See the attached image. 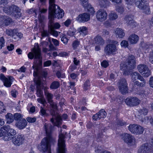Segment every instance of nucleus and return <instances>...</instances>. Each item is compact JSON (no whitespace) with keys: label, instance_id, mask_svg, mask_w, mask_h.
I'll use <instances>...</instances> for the list:
<instances>
[{"label":"nucleus","instance_id":"f257e3e1","mask_svg":"<svg viewBox=\"0 0 153 153\" xmlns=\"http://www.w3.org/2000/svg\"><path fill=\"white\" fill-rule=\"evenodd\" d=\"M55 1L51 2L49 1V21L48 23V28H52L54 24L53 19L54 18L58 19L62 18L64 16V13L62 9L59 6L55 4Z\"/></svg>","mask_w":153,"mask_h":153},{"label":"nucleus","instance_id":"f03ea898","mask_svg":"<svg viewBox=\"0 0 153 153\" xmlns=\"http://www.w3.org/2000/svg\"><path fill=\"white\" fill-rule=\"evenodd\" d=\"M44 127L48 137H45L41 141V145L39 146L38 147L40 151L42 152L50 150V135L53 128V126L50 124L46 123L44 124Z\"/></svg>","mask_w":153,"mask_h":153},{"label":"nucleus","instance_id":"7ed1b4c3","mask_svg":"<svg viewBox=\"0 0 153 153\" xmlns=\"http://www.w3.org/2000/svg\"><path fill=\"white\" fill-rule=\"evenodd\" d=\"M28 58L31 59H34V63L37 66H40L42 65V58L40 48L37 45L36 48L33 49L32 52H29L27 55Z\"/></svg>","mask_w":153,"mask_h":153},{"label":"nucleus","instance_id":"20e7f679","mask_svg":"<svg viewBox=\"0 0 153 153\" xmlns=\"http://www.w3.org/2000/svg\"><path fill=\"white\" fill-rule=\"evenodd\" d=\"M3 10L5 13L11 15L15 19H19L21 16V9L17 6L12 4L9 7H3Z\"/></svg>","mask_w":153,"mask_h":153},{"label":"nucleus","instance_id":"39448f33","mask_svg":"<svg viewBox=\"0 0 153 153\" xmlns=\"http://www.w3.org/2000/svg\"><path fill=\"white\" fill-rule=\"evenodd\" d=\"M44 92L46 99L50 105L51 114L52 115H55L57 108L56 104L52 100L53 98V95L51 93H49L45 89H44Z\"/></svg>","mask_w":153,"mask_h":153},{"label":"nucleus","instance_id":"423d86ee","mask_svg":"<svg viewBox=\"0 0 153 153\" xmlns=\"http://www.w3.org/2000/svg\"><path fill=\"white\" fill-rule=\"evenodd\" d=\"M65 138V136L62 133V129H61L59 135V138L58 140L57 153H66L65 152L67 151V149L66 148ZM49 153H50L49 152Z\"/></svg>","mask_w":153,"mask_h":153},{"label":"nucleus","instance_id":"0eeeda50","mask_svg":"<svg viewBox=\"0 0 153 153\" xmlns=\"http://www.w3.org/2000/svg\"><path fill=\"white\" fill-rule=\"evenodd\" d=\"M136 6L143 10L146 14L150 13V9L149 4L146 0H135Z\"/></svg>","mask_w":153,"mask_h":153},{"label":"nucleus","instance_id":"6e6552de","mask_svg":"<svg viewBox=\"0 0 153 153\" xmlns=\"http://www.w3.org/2000/svg\"><path fill=\"white\" fill-rule=\"evenodd\" d=\"M118 42L117 41L113 40L111 43L107 45L105 47L104 51L107 55L110 54H115L117 50L116 45Z\"/></svg>","mask_w":153,"mask_h":153},{"label":"nucleus","instance_id":"1a4fd4ad","mask_svg":"<svg viewBox=\"0 0 153 153\" xmlns=\"http://www.w3.org/2000/svg\"><path fill=\"white\" fill-rule=\"evenodd\" d=\"M128 129L131 133L136 134H142L144 130L143 127L136 124H130L128 127Z\"/></svg>","mask_w":153,"mask_h":153},{"label":"nucleus","instance_id":"9d476101","mask_svg":"<svg viewBox=\"0 0 153 153\" xmlns=\"http://www.w3.org/2000/svg\"><path fill=\"white\" fill-rule=\"evenodd\" d=\"M125 102L127 105L133 107L138 105L140 103V101L136 97H128L126 99Z\"/></svg>","mask_w":153,"mask_h":153},{"label":"nucleus","instance_id":"9b49d317","mask_svg":"<svg viewBox=\"0 0 153 153\" xmlns=\"http://www.w3.org/2000/svg\"><path fill=\"white\" fill-rule=\"evenodd\" d=\"M56 112H55V114ZM53 117H55L56 118L54 120V118L53 117L51 119V121L53 123L54 126H57L58 127H59L62 124V119L64 120L68 118V115L66 114H64L62 116L61 118L60 117L58 116L56 117V114L55 115H52Z\"/></svg>","mask_w":153,"mask_h":153},{"label":"nucleus","instance_id":"f8f14e48","mask_svg":"<svg viewBox=\"0 0 153 153\" xmlns=\"http://www.w3.org/2000/svg\"><path fill=\"white\" fill-rule=\"evenodd\" d=\"M137 69L139 72L145 76L148 77L151 74V72L147 66L144 64L139 65L137 66Z\"/></svg>","mask_w":153,"mask_h":153},{"label":"nucleus","instance_id":"ddd939ff","mask_svg":"<svg viewBox=\"0 0 153 153\" xmlns=\"http://www.w3.org/2000/svg\"><path fill=\"white\" fill-rule=\"evenodd\" d=\"M125 62L127 63L130 70L134 69L136 66V59L132 55H129L125 59Z\"/></svg>","mask_w":153,"mask_h":153},{"label":"nucleus","instance_id":"4468645a","mask_svg":"<svg viewBox=\"0 0 153 153\" xmlns=\"http://www.w3.org/2000/svg\"><path fill=\"white\" fill-rule=\"evenodd\" d=\"M119 88L120 91L123 94L127 92L128 88L127 82L125 79L123 78L120 80L119 83Z\"/></svg>","mask_w":153,"mask_h":153},{"label":"nucleus","instance_id":"2eb2a0df","mask_svg":"<svg viewBox=\"0 0 153 153\" xmlns=\"http://www.w3.org/2000/svg\"><path fill=\"white\" fill-rule=\"evenodd\" d=\"M0 78L2 81L4 85L7 87H10L11 86L14 79L12 76L6 77L3 74L0 75Z\"/></svg>","mask_w":153,"mask_h":153},{"label":"nucleus","instance_id":"dca6fc26","mask_svg":"<svg viewBox=\"0 0 153 153\" xmlns=\"http://www.w3.org/2000/svg\"><path fill=\"white\" fill-rule=\"evenodd\" d=\"M25 139L24 135L19 134L12 139L13 143L16 146H19L23 144Z\"/></svg>","mask_w":153,"mask_h":153},{"label":"nucleus","instance_id":"f3484780","mask_svg":"<svg viewBox=\"0 0 153 153\" xmlns=\"http://www.w3.org/2000/svg\"><path fill=\"white\" fill-rule=\"evenodd\" d=\"M138 153H153V149L148 143L143 144L138 150Z\"/></svg>","mask_w":153,"mask_h":153},{"label":"nucleus","instance_id":"a211bd4d","mask_svg":"<svg viewBox=\"0 0 153 153\" xmlns=\"http://www.w3.org/2000/svg\"><path fill=\"white\" fill-rule=\"evenodd\" d=\"M107 13L103 9L99 10L96 13V17L99 21L102 22L105 20L107 18Z\"/></svg>","mask_w":153,"mask_h":153},{"label":"nucleus","instance_id":"6ab92c4d","mask_svg":"<svg viewBox=\"0 0 153 153\" xmlns=\"http://www.w3.org/2000/svg\"><path fill=\"white\" fill-rule=\"evenodd\" d=\"M90 18V15L87 13L80 14L76 18V20L80 23H84L88 21Z\"/></svg>","mask_w":153,"mask_h":153},{"label":"nucleus","instance_id":"aec40b11","mask_svg":"<svg viewBox=\"0 0 153 153\" xmlns=\"http://www.w3.org/2000/svg\"><path fill=\"white\" fill-rule=\"evenodd\" d=\"M107 113L104 109H101L96 114L94 115L92 117V119L94 120H100L102 118L106 117Z\"/></svg>","mask_w":153,"mask_h":153},{"label":"nucleus","instance_id":"412c9836","mask_svg":"<svg viewBox=\"0 0 153 153\" xmlns=\"http://www.w3.org/2000/svg\"><path fill=\"white\" fill-rule=\"evenodd\" d=\"M37 91L36 94L38 97H42L43 96V85L42 84L41 81L39 79L37 80L36 81Z\"/></svg>","mask_w":153,"mask_h":153},{"label":"nucleus","instance_id":"4be33fe9","mask_svg":"<svg viewBox=\"0 0 153 153\" xmlns=\"http://www.w3.org/2000/svg\"><path fill=\"white\" fill-rule=\"evenodd\" d=\"M122 136L123 140L127 143H132L135 140L134 137L129 134L124 133L122 134Z\"/></svg>","mask_w":153,"mask_h":153},{"label":"nucleus","instance_id":"5701e85b","mask_svg":"<svg viewBox=\"0 0 153 153\" xmlns=\"http://www.w3.org/2000/svg\"><path fill=\"white\" fill-rule=\"evenodd\" d=\"M27 122L26 120L24 118L22 120H19L17 122L16 124V126L20 129H22L25 128L27 125Z\"/></svg>","mask_w":153,"mask_h":153},{"label":"nucleus","instance_id":"b1692460","mask_svg":"<svg viewBox=\"0 0 153 153\" xmlns=\"http://www.w3.org/2000/svg\"><path fill=\"white\" fill-rule=\"evenodd\" d=\"M1 18L2 19L1 20L2 24L5 26H8L13 22L12 19L8 17L2 16Z\"/></svg>","mask_w":153,"mask_h":153},{"label":"nucleus","instance_id":"393cba45","mask_svg":"<svg viewBox=\"0 0 153 153\" xmlns=\"http://www.w3.org/2000/svg\"><path fill=\"white\" fill-rule=\"evenodd\" d=\"M139 39V37L137 35L133 34L130 36L128 40L131 44H135L137 42Z\"/></svg>","mask_w":153,"mask_h":153},{"label":"nucleus","instance_id":"a878e982","mask_svg":"<svg viewBox=\"0 0 153 153\" xmlns=\"http://www.w3.org/2000/svg\"><path fill=\"white\" fill-rule=\"evenodd\" d=\"M115 32L117 37L119 38H123L125 35L124 30L121 28H117Z\"/></svg>","mask_w":153,"mask_h":153},{"label":"nucleus","instance_id":"bb28decb","mask_svg":"<svg viewBox=\"0 0 153 153\" xmlns=\"http://www.w3.org/2000/svg\"><path fill=\"white\" fill-rule=\"evenodd\" d=\"M95 44L102 45L105 43V41L100 36H97L94 38Z\"/></svg>","mask_w":153,"mask_h":153},{"label":"nucleus","instance_id":"cd10ccee","mask_svg":"<svg viewBox=\"0 0 153 153\" xmlns=\"http://www.w3.org/2000/svg\"><path fill=\"white\" fill-rule=\"evenodd\" d=\"M17 29H6L5 31L6 33L8 36H15L17 33Z\"/></svg>","mask_w":153,"mask_h":153},{"label":"nucleus","instance_id":"c85d7f7f","mask_svg":"<svg viewBox=\"0 0 153 153\" xmlns=\"http://www.w3.org/2000/svg\"><path fill=\"white\" fill-rule=\"evenodd\" d=\"M7 120V123L10 124L12 123L14 121V118L13 115L10 113H7L5 116Z\"/></svg>","mask_w":153,"mask_h":153},{"label":"nucleus","instance_id":"c756f323","mask_svg":"<svg viewBox=\"0 0 153 153\" xmlns=\"http://www.w3.org/2000/svg\"><path fill=\"white\" fill-rule=\"evenodd\" d=\"M127 64L125 62L123 61L120 64V70L124 71V74H126V71L128 68Z\"/></svg>","mask_w":153,"mask_h":153},{"label":"nucleus","instance_id":"7c9ffc66","mask_svg":"<svg viewBox=\"0 0 153 153\" xmlns=\"http://www.w3.org/2000/svg\"><path fill=\"white\" fill-rule=\"evenodd\" d=\"M59 86V82L58 81H55L51 83L50 88L51 89H57Z\"/></svg>","mask_w":153,"mask_h":153},{"label":"nucleus","instance_id":"2f4dec72","mask_svg":"<svg viewBox=\"0 0 153 153\" xmlns=\"http://www.w3.org/2000/svg\"><path fill=\"white\" fill-rule=\"evenodd\" d=\"M78 30L80 34L83 36L86 35L87 34V29L86 27H81L78 29Z\"/></svg>","mask_w":153,"mask_h":153},{"label":"nucleus","instance_id":"473e14b6","mask_svg":"<svg viewBox=\"0 0 153 153\" xmlns=\"http://www.w3.org/2000/svg\"><path fill=\"white\" fill-rule=\"evenodd\" d=\"M108 16L109 19L110 20H114L117 19L118 17L117 15V13L113 11H112L110 13L109 15Z\"/></svg>","mask_w":153,"mask_h":153},{"label":"nucleus","instance_id":"72a5a7b5","mask_svg":"<svg viewBox=\"0 0 153 153\" xmlns=\"http://www.w3.org/2000/svg\"><path fill=\"white\" fill-rule=\"evenodd\" d=\"M99 3L101 7L105 8L108 5V1L107 0H101L99 1Z\"/></svg>","mask_w":153,"mask_h":153},{"label":"nucleus","instance_id":"f704fd0d","mask_svg":"<svg viewBox=\"0 0 153 153\" xmlns=\"http://www.w3.org/2000/svg\"><path fill=\"white\" fill-rule=\"evenodd\" d=\"M133 16L131 15H126L124 18L126 23L128 25L133 20Z\"/></svg>","mask_w":153,"mask_h":153},{"label":"nucleus","instance_id":"c9c22d12","mask_svg":"<svg viewBox=\"0 0 153 153\" xmlns=\"http://www.w3.org/2000/svg\"><path fill=\"white\" fill-rule=\"evenodd\" d=\"M84 7L85 8H86L88 11L91 14H94L95 12L94 7H92L91 5L89 4L87 5L86 7Z\"/></svg>","mask_w":153,"mask_h":153},{"label":"nucleus","instance_id":"e433bc0d","mask_svg":"<svg viewBox=\"0 0 153 153\" xmlns=\"http://www.w3.org/2000/svg\"><path fill=\"white\" fill-rule=\"evenodd\" d=\"M60 37L61 38V41L65 44H67L68 43V39L67 38L65 35L62 34L60 35Z\"/></svg>","mask_w":153,"mask_h":153},{"label":"nucleus","instance_id":"4c0bfd02","mask_svg":"<svg viewBox=\"0 0 153 153\" xmlns=\"http://www.w3.org/2000/svg\"><path fill=\"white\" fill-rule=\"evenodd\" d=\"M23 117V115L19 113H15L14 115V119L18 121L24 119Z\"/></svg>","mask_w":153,"mask_h":153},{"label":"nucleus","instance_id":"58836bf2","mask_svg":"<svg viewBox=\"0 0 153 153\" xmlns=\"http://www.w3.org/2000/svg\"><path fill=\"white\" fill-rule=\"evenodd\" d=\"M140 75V74L137 72L133 73L132 76V79L133 82H134V81H136V79H138Z\"/></svg>","mask_w":153,"mask_h":153},{"label":"nucleus","instance_id":"ea45409f","mask_svg":"<svg viewBox=\"0 0 153 153\" xmlns=\"http://www.w3.org/2000/svg\"><path fill=\"white\" fill-rule=\"evenodd\" d=\"M146 82H140L138 80L134 81V85H136L139 87H143L145 86V84Z\"/></svg>","mask_w":153,"mask_h":153},{"label":"nucleus","instance_id":"a19ab883","mask_svg":"<svg viewBox=\"0 0 153 153\" xmlns=\"http://www.w3.org/2000/svg\"><path fill=\"white\" fill-rule=\"evenodd\" d=\"M6 110L3 102L0 101V114L5 113Z\"/></svg>","mask_w":153,"mask_h":153},{"label":"nucleus","instance_id":"79ce46f5","mask_svg":"<svg viewBox=\"0 0 153 153\" xmlns=\"http://www.w3.org/2000/svg\"><path fill=\"white\" fill-rule=\"evenodd\" d=\"M40 114L44 117H47L48 115L46 112V110L42 106L40 107Z\"/></svg>","mask_w":153,"mask_h":153},{"label":"nucleus","instance_id":"37998d69","mask_svg":"<svg viewBox=\"0 0 153 153\" xmlns=\"http://www.w3.org/2000/svg\"><path fill=\"white\" fill-rule=\"evenodd\" d=\"M70 84V88H71L72 90H73V91H71V94H73V95H74L76 94V92L74 86L75 83L74 82H69Z\"/></svg>","mask_w":153,"mask_h":153},{"label":"nucleus","instance_id":"c03bdc74","mask_svg":"<svg viewBox=\"0 0 153 153\" xmlns=\"http://www.w3.org/2000/svg\"><path fill=\"white\" fill-rule=\"evenodd\" d=\"M49 32L50 34L55 37H57L58 36V32L54 29H52V28L49 29Z\"/></svg>","mask_w":153,"mask_h":153},{"label":"nucleus","instance_id":"a18cd8bd","mask_svg":"<svg viewBox=\"0 0 153 153\" xmlns=\"http://www.w3.org/2000/svg\"><path fill=\"white\" fill-rule=\"evenodd\" d=\"M76 32L75 30L74 29H71L69 30L67 32V35L71 36H73Z\"/></svg>","mask_w":153,"mask_h":153},{"label":"nucleus","instance_id":"49530a36","mask_svg":"<svg viewBox=\"0 0 153 153\" xmlns=\"http://www.w3.org/2000/svg\"><path fill=\"white\" fill-rule=\"evenodd\" d=\"M13 138V137L10 134H8V133L7 132V133L4 136L3 139L5 141H9Z\"/></svg>","mask_w":153,"mask_h":153},{"label":"nucleus","instance_id":"de8ad7c7","mask_svg":"<svg viewBox=\"0 0 153 153\" xmlns=\"http://www.w3.org/2000/svg\"><path fill=\"white\" fill-rule=\"evenodd\" d=\"M48 40L50 42L52 41L54 45L56 46H57L59 45V42L56 39L51 37H49Z\"/></svg>","mask_w":153,"mask_h":153},{"label":"nucleus","instance_id":"09e8293b","mask_svg":"<svg viewBox=\"0 0 153 153\" xmlns=\"http://www.w3.org/2000/svg\"><path fill=\"white\" fill-rule=\"evenodd\" d=\"M139 112L140 114H143L145 115L147 114L148 112V110L146 108H142L140 110Z\"/></svg>","mask_w":153,"mask_h":153},{"label":"nucleus","instance_id":"8fccbe9b","mask_svg":"<svg viewBox=\"0 0 153 153\" xmlns=\"http://www.w3.org/2000/svg\"><path fill=\"white\" fill-rule=\"evenodd\" d=\"M90 86V81L89 80H86L84 84V90L85 91L87 90Z\"/></svg>","mask_w":153,"mask_h":153},{"label":"nucleus","instance_id":"3c124183","mask_svg":"<svg viewBox=\"0 0 153 153\" xmlns=\"http://www.w3.org/2000/svg\"><path fill=\"white\" fill-rule=\"evenodd\" d=\"M81 4L84 7H86L89 4L88 0H80Z\"/></svg>","mask_w":153,"mask_h":153},{"label":"nucleus","instance_id":"603ef678","mask_svg":"<svg viewBox=\"0 0 153 153\" xmlns=\"http://www.w3.org/2000/svg\"><path fill=\"white\" fill-rule=\"evenodd\" d=\"M27 122L30 123L35 122L36 120V118L35 117H28L26 118Z\"/></svg>","mask_w":153,"mask_h":153},{"label":"nucleus","instance_id":"864d4df0","mask_svg":"<svg viewBox=\"0 0 153 153\" xmlns=\"http://www.w3.org/2000/svg\"><path fill=\"white\" fill-rule=\"evenodd\" d=\"M7 133H8V134H10L13 137V136L16 134V131L13 129L10 128Z\"/></svg>","mask_w":153,"mask_h":153},{"label":"nucleus","instance_id":"5fc2aeb1","mask_svg":"<svg viewBox=\"0 0 153 153\" xmlns=\"http://www.w3.org/2000/svg\"><path fill=\"white\" fill-rule=\"evenodd\" d=\"M56 75L58 78H63L65 77V74L64 73H62L60 71H58L56 72Z\"/></svg>","mask_w":153,"mask_h":153},{"label":"nucleus","instance_id":"6e6d98bb","mask_svg":"<svg viewBox=\"0 0 153 153\" xmlns=\"http://www.w3.org/2000/svg\"><path fill=\"white\" fill-rule=\"evenodd\" d=\"M5 40L3 37H0V48L1 49L4 46Z\"/></svg>","mask_w":153,"mask_h":153},{"label":"nucleus","instance_id":"4d7b16f0","mask_svg":"<svg viewBox=\"0 0 153 153\" xmlns=\"http://www.w3.org/2000/svg\"><path fill=\"white\" fill-rule=\"evenodd\" d=\"M126 123L123 120H118L117 122V125L118 126H124L126 125Z\"/></svg>","mask_w":153,"mask_h":153},{"label":"nucleus","instance_id":"13d9d810","mask_svg":"<svg viewBox=\"0 0 153 153\" xmlns=\"http://www.w3.org/2000/svg\"><path fill=\"white\" fill-rule=\"evenodd\" d=\"M120 45L122 47L126 48L128 46V44L127 41L124 40L121 42Z\"/></svg>","mask_w":153,"mask_h":153},{"label":"nucleus","instance_id":"bf43d9fd","mask_svg":"<svg viewBox=\"0 0 153 153\" xmlns=\"http://www.w3.org/2000/svg\"><path fill=\"white\" fill-rule=\"evenodd\" d=\"M137 24L136 22L133 20L131 22L127 25L128 26H129L130 27L134 28L137 25Z\"/></svg>","mask_w":153,"mask_h":153},{"label":"nucleus","instance_id":"052dcab7","mask_svg":"<svg viewBox=\"0 0 153 153\" xmlns=\"http://www.w3.org/2000/svg\"><path fill=\"white\" fill-rule=\"evenodd\" d=\"M79 44V42L78 41L76 40L74 41L73 43L72 46L73 48L75 49L76 48Z\"/></svg>","mask_w":153,"mask_h":153},{"label":"nucleus","instance_id":"680f3d73","mask_svg":"<svg viewBox=\"0 0 153 153\" xmlns=\"http://www.w3.org/2000/svg\"><path fill=\"white\" fill-rule=\"evenodd\" d=\"M101 66L104 68H106L109 65V64L107 61L104 60L101 63Z\"/></svg>","mask_w":153,"mask_h":153},{"label":"nucleus","instance_id":"e2e57ef3","mask_svg":"<svg viewBox=\"0 0 153 153\" xmlns=\"http://www.w3.org/2000/svg\"><path fill=\"white\" fill-rule=\"evenodd\" d=\"M77 76V75L76 74L73 73L70 74L69 78L70 79V78L72 79H75Z\"/></svg>","mask_w":153,"mask_h":153},{"label":"nucleus","instance_id":"0e129e2a","mask_svg":"<svg viewBox=\"0 0 153 153\" xmlns=\"http://www.w3.org/2000/svg\"><path fill=\"white\" fill-rule=\"evenodd\" d=\"M76 66L74 64L71 65L69 68V71L71 72L73 71L76 68Z\"/></svg>","mask_w":153,"mask_h":153},{"label":"nucleus","instance_id":"69168bd1","mask_svg":"<svg viewBox=\"0 0 153 153\" xmlns=\"http://www.w3.org/2000/svg\"><path fill=\"white\" fill-rule=\"evenodd\" d=\"M65 99L63 98H61L60 100V101L59 104L60 107L62 108V107L65 105Z\"/></svg>","mask_w":153,"mask_h":153},{"label":"nucleus","instance_id":"338daca9","mask_svg":"<svg viewBox=\"0 0 153 153\" xmlns=\"http://www.w3.org/2000/svg\"><path fill=\"white\" fill-rule=\"evenodd\" d=\"M116 10L120 14L123 12V8L122 7L117 6L116 8Z\"/></svg>","mask_w":153,"mask_h":153},{"label":"nucleus","instance_id":"774afa93","mask_svg":"<svg viewBox=\"0 0 153 153\" xmlns=\"http://www.w3.org/2000/svg\"><path fill=\"white\" fill-rule=\"evenodd\" d=\"M1 129H3V130L4 131H5V133L6 132H8V131L10 129V126L8 125L4 126H3V127L1 128Z\"/></svg>","mask_w":153,"mask_h":153}]
</instances>
